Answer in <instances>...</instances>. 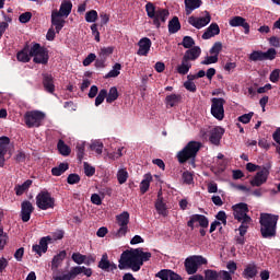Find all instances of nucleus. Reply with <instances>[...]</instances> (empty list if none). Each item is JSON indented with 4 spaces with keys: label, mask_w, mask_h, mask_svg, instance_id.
Wrapping results in <instances>:
<instances>
[{
    "label": "nucleus",
    "mask_w": 280,
    "mask_h": 280,
    "mask_svg": "<svg viewBox=\"0 0 280 280\" xmlns=\"http://www.w3.org/2000/svg\"><path fill=\"white\" fill-rule=\"evenodd\" d=\"M16 59L22 62H28L31 60L30 45L26 44L21 51L16 54Z\"/></svg>",
    "instance_id": "obj_35"
},
{
    "label": "nucleus",
    "mask_w": 280,
    "mask_h": 280,
    "mask_svg": "<svg viewBox=\"0 0 280 280\" xmlns=\"http://www.w3.org/2000/svg\"><path fill=\"white\" fill-rule=\"evenodd\" d=\"M67 182L69 185L79 184L81 182V177L78 174H69Z\"/></svg>",
    "instance_id": "obj_59"
},
{
    "label": "nucleus",
    "mask_w": 280,
    "mask_h": 280,
    "mask_svg": "<svg viewBox=\"0 0 280 280\" xmlns=\"http://www.w3.org/2000/svg\"><path fill=\"white\" fill-rule=\"evenodd\" d=\"M187 226L191 229V231L195 230V228L201 226L203 229H207L209 226V219L206 218L205 214H191L189 220L187 221Z\"/></svg>",
    "instance_id": "obj_14"
},
{
    "label": "nucleus",
    "mask_w": 280,
    "mask_h": 280,
    "mask_svg": "<svg viewBox=\"0 0 280 280\" xmlns=\"http://www.w3.org/2000/svg\"><path fill=\"white\" fill-rule=\"evenodd\" d=\"M225 130L221 126H217L209 131V141L213 145H220Z\"/></svg>",
    "instance_id": "obj_18"
},
{
    "label": "nucleus",
    "mask_w": 280,
    "mask_h": 280,
    "mask_svg": "<svg viewBox=\"0 0 280 280\" xmlns=\"http://www.w3.org/2000/svg\"><path fill=\"white\" fill-rule=\"evenodd\" d=\"M272 165L270 162H268L266 165H262L260 171H258L254 178L250 179L252 187H261V185L266 184L268 182V176L270 175V170Z\"/></svg>",
    "instance_id": "obj_9"
},
{
    "label": "nucleus",
    "mask_w": 280,
    "mask_h": 280,
    "mask_svg": "<svg viewBox=\"0 0 280 280\" xmlns=\"http://www.w3.org/2000/svg\"><path fill=\"white\" fill-rule=\"evenodd\" d=\"M33 61L36 65H48L49 61V50L48 48L44 47V46H39L38 52H37V57L33 58Z\"/></svg>",
    "instance_id": "obj_22"
},
{
    "label": "nucleus",
    "mask_w": 280,
    "mask_h": 280,
    "mask_svg": "<svg viewBox=\"0 0 280 280\" xmlns=\"http://www.w3.org/2000/svg\"><path fill=\"white\" fill-rule=\"evenodd\" d=\"M32 16H33V14H32L30 11H26L25 13H22V14L19 16V21H20L22 24H27V23L32 20Z\"/></svg>",
    "instance_id": "obj_58"
},
{
    "label": "nucleus",
    "mask_w": 280,
    "mask_h": 280,
    "mask_svg": "<svg viewBox=\"0 0 280 280\" xmlns=\"http://www.w3.org/2000/svg\"><path fill=\"white\" fill-rule=\"evenodd\" d=\"M254 113L244 114L242 116H238V121L243 124H248L253 119Z\"/></svg>",
    "instance_id": "obj_63"
},
{
    "label": "nucleus",
    "mask_w": 280,
    "mask_h": 280,
    "mask_svg": "<svg viewBox=\"0 0 280 280\" xmlns=\"http://www.w3.org/2000/svg\"><path fill=\"white\" fill-rule=\"evenodd\" d=\"M40 44L34 43L30 48V56L36 58L39 52Z\"/></svg>",
    "instance_id": "obj_62"
},
{
    "label": "nucleus",
    "mask_w": 280,
    "mask_h": 280,
    "mask_svg": "<svg viewBox=\"0 0 280 280\" xmlns=\"http://www.w3.org/2000/svg\"><path fill=\"white\" fill-rule=\"evenodd\" d=\"M206 15L202 18L189 16L188 23L196 30H201L211 22V15L209 11H205Z\"/></svg>",
    "instance_id": "obj_16"
},
{
    "label": "nucleus",
    "mask_w": 280,
    "mask_h": 280,
    "mask_svg": "<svg viewBox=\"0 0 280 280\" xmlns=\"http://www.w3.org/2000/svg\"><path fill=\"white\" fill-rule=\"evenodd\" d=\"M191 63H189V60H185V57H183L182 63L177 66V73L186 75L189 73Z\"/></svg>",
    "instance_id": "obj_38"
},
{
    "label": "nucleus",
    "mask_w": 280,
    "mask_h": 280,
    "mask_svg": "<svg viewBox=\"0 0 280 280\" xmlns=\"http://www.w3.org/2000/svg\"><path fill=\"white\" fill-rule=\"evenodd\" d=\"M138 56L147 57L152 48V40L149 37H142L138 42Z\"/></svg>",
    "instance_id": "obj_20"
},
{
    "label": "nucleus",
    "mask_w": 280,
    "mask_h": 280,
    "mask_svg": "<svg viewBox=\"0 0 280 280\" xmlns=\"http://www.w3.org/2000/svg\"><path fill=\"white\" fill-rule=\"evenodd\" d=\"M219 61V57L211 55V56H207L205 58V60L201 61V66H210V65H215V62Z\"/></svg>",
    "instance_id": "obj_54"
},
{
    "label": "nucleus",
    "mask_w": 280,
    "mask_h": 280,
    "mask_svg": "<svg viewBox=\"0 0 280 280\" xmlns=\"http://www.w3.org/2000/svg\"><path fill=\"white\" fill-rule=\"evenodd\" d=\"M98 18L96 10H90L85 13V22L95 23Z\"/></svg>",
    "instance_id": "obj_47"
},
{
    "label": "nucleus",
    "mask_w": 280,
    "mask_h": 280,
    "mask_svg": "<svg viewBox=\"0 0 280 280\" xmlns=\"http://www.w3.org/2000/svg\"><path fill=\"white\" fill-rule=\"evenodd\" d=\"M230 25L233 27L242 26L244 28L245 34L250 33V25L246 22V19L243 16H233L230 20Z\"/></svg>",
    "instance_id": "obj_25"
},
{
    "label": "nucleus",
    "mask_w": 280,
    "mask_h": 280,
    "mask_svg": "<svg viewBox=\"0 0 280 280\" xmlns=\"http://www.w3.org/2000/svg\"><path fill=\"white\" fill-rule=\"evenodd\" d=\"M208 259L201 255H192L186 258L185 269L188 275H195L202 265H207Z\"/></svg>",
    "instance_id": "obj_5"
},
{
    "label": "nucleus",
    "mask_w": 280,
    "mask_h": 280,
    "mask_svg": "<svg viewBox=\"0 0 280 280\" xmlns=\"http://www.w3.org/2000/svg\"><path fill=\"white\" fill-rule=\"evenodd\" d=\"M221 33V28L219 24L212 23L208 26L206 32L201 35L202 39H211Z\"/></svg>",
    "instance_id": "obj_27"
},
{
    "label": "nucleus",
    "mask_w": 280,
    "mask_h": 280,
    "mask_svg": "<svg viewBox=\"0 0 280 280\" xmlns=\"http://www.w3.org/2000/svg\"><path fill=\"white\" fill-rule=\"evenodd\" d=\"M35 208L33 203L28 200H24L21 203V219L23 223H27L31 220L32 214L34 213Z\"/></svg>",
    "instance_id": "obj_17"
},
{
    "label": "nucleus",
    "mask_w": 280,
    "mask_h": 280,
    "mask_svg": "<svg viewBox=\"0 0 280 280\" xmlns=\"http://www.w3.org/2000/svg\"><path fill=\"white\" fill-rule=\"evenodd\" d=\"M202 143L198 141H189L186 147L177 153V161L179 164H185L189 160L195 161Z\"/></svg>",
    "instance_id": "obj_4"
},
{
    "label": "nucleus",
    "mask_w": 280,
    "mask_h": 280,
    "mask_svg": "<svg viewBox=\"0 0 280 280\" xmlns=\"http://www.w3.org/2000/svg\"><path fill=\"white\" fill-rule=\"evenodd\" d=\"M129 222H130V214L128 211H124L122 213L116 215V223L118 226H120L116 232L117 237H122L128 234Z\"/></svg>",
    "instance_id": "obj_10"
},
{
    "label": "nucleus",
    "mask_w": 280,
    "mask_h": 280,
    "mask_svg": "<svg viewBox=\"0 0 280 280\" xmlns=\"http://www.w3.org/2000/svg\"><path fill=\"white\" fill-rule=\"evenodd\" d=\"M71 259L78 264V265H82L85 262V260L88 259L86 255H82L81 253H74L71 256Z\"/></svg>",
    "instance_id": "obj_49"
},
{
    "label": "nucleus",
    "mask_w": 280,
    "mask_h": 280,
    "mask_svg": "<svg viewBox=\"0 0 280 280\" xmlns=\"http://www.w3.org/2000/svg\"><path fill=\"white\" fill-rule=\"evenodd\" d=\"M258 275V266L255 262L247 264L246 268L243 271V278L254 279Z\"/></svg>",
    "instance_id": "obj_29"
},
{
    "label": "nucleus",
    "mask_w": 280,
    "mask_h": 280,
    "mask_svg": "<svg viewBox=\"0 0 280 280\" xmlns=\"http://www.w3.org/2000/svg\"><path fill=\"white\" fill-rule=\"evenodd\" d=\"M182 30V24L178 16H173L168 22V32L171 34L178 33Z\"/></svg>",
    "instance_id": "obj_34"
},
{
    "label": "nucleus",
    "mask_w": 280,
    "mask_h": 280,
    "mask_svg": "<svg viewBox=\"0 0 280 280\" xmlns=\"http://www.w3.org/2000/svg\"><path fill=\"white\" fill-rule=\"evenodd\" d=\"M84 172H85L86 176L91 177V176L95 175L96 168L89 165V162H84Z\"/></svg>",
    "instance_id": "obj_60"
},
{
    "label": "nucleus",
    "mask_w": 280,
    "mask_h": 280,
    "mask_svg": "<svg viewBox=\"0 0 280 280\" xmlns=\"http://www.w3.org/2000/svg\"><path fill=\"white\" fill-rule=\"evenodd\" d=\"M73 4L70 0L62 1L58 14L61 16H69L72 12Z\"/></svg>",
    "instance_id": "obj_33"
},
{
    "label": "nucleus",
    "mask_w": 280,
    "mask_h": 280,
    "mask_svg": "<svg viewBox=\"0 0 280 280\" xmlns=\"http://www.w3.org/2000/svg\"><path fill=\"white\" fill-rule=\"evenodd\" d=\"M66 258H67V250H60L59 254L54 256V259L51 261V270H58V268L61 266V264Z\"/></svg>",
    "instance_id": "obj_31"
},
{
    "label": "nucleus",
    "mask_w": 280,
    "mask_h": 280,
    "mask_svg": "<svg viewBox=\"0 0 280 280\" xmlns=\"http://www.w3.org/2000/svg\"><path fill=\"white\" fill-rule=\"evenodd\" d=\"M104 149V143L96 141L91 144V150L95 152L96 154H102Z\"/></svg>",
    "instance_id": "obj_55"
},
{
    "label": "nucleus",
    "mask_w": 280,
    "mask_h": 280,
    "mask_svg": "<svg viewBox=\"0 0 280 280\" xmlns=\"http://www.w3.org/2000/svg\"><path fill=\"white\" fill-rule=\"evenodd\" d=\"M211 114L217 120L224 119V104L226 101L222 97L211 98Z\"/></svg>",
    "instance_id": "obj_12"
},
{
    "label": "nucleus",
    "mask_w": 280,
    "mask_h": 280,
    "mask_svg": "<svg viewBox=\"0 0 280 280\" xmlns=\"http://www.w3.org/2000/svg\"><path fill=\"white\" fill-rule=\"evenodd\" d=\"M233 217L237 222H242L243 219L248 217L249 208L245 202H240L232 206Z\"/></svg>",
    "instance_id": "obj_15"
},
{
    "label": "nucleus",
    "mask_w": 280,
    "mask_h": 280,
    "mask_svg": "<svg viewBox=\"0 0 280 280\" xmlns=\"http://www.w3.org/2000/svg\"><path fill=\"white\" fill-rule=\"evenodd\" d=\"M32 185H33V180L32 179H26V182L23 183L22 185H16L15 186V195L18 197L23 196V194L25 191H27L31 188Z\"/></svg>",
    "instance_id": "obj_37"
},
{
    "label": "nucleus",
    "mask_w": 280,
    "mask_h": 280,
    "mask_svg": "<svg viewBox=\"0 0 280 280\" xmlns=\"http://www.w3.org/2000/svg\"><path fill=\"white\" fill-rule=\"evenodd\" d=\"M222 43L221 42H217L213 44V46L210 48L209 52L213 56H217V58H219V54L222 51Z\"/></svg>",
    "instance_id": "obj_51"
},
{
    "label": "nucleus",
    "mask_w": 280,
    "mask_h": 280,
    "mask_svg": "<svg viewBox=\"0 0 280 280\" xmlns=\"http://www.w3.org/2000/svg\"><path fill=\"white\" fill-rule=\"evenodd\" d=\"M186 15L191 14L202 5V0H185Z\"/></svg>",
    "instance_id": "obj_32"
},
{
    "label": "nucleus",
    "mask_w": 280,
    "mask_h": 280,
    "mask_svg": "<svg viewBox=\"0 0 280 280\" xmlns=\"http://www.w3.org/2000/svg\"><path fill=\"white\" fill-rule=\"evenodd\" d=\"M40 44L34 43L30 48V56L36 58L39 52Z\"/></svg>",
    "instance_id": "obj_61"
},
{
    "label": "nucleus",
    "mask_w": 280,
    "mask_h": 280,
    "mask_svg": "<svg viewBox=\"0 0 280 280\" xmlns=\"http://www.w3.org/2000/svg\"><path fill=\"white\" fill-rule=\"evenodd\" d=\"M118 97H119V91L116 86H113L107 92L106 102L107 104H113L118 100Z\"/></svg>",
    "instance_id": "obj_40"
},
{
    "label": "nucleus",
    "mask_w": 280,
    "mask_h": 280,
    "mask_svg": "<svg viewBox=\"0 0 280 280\" xmlns=\"http://www.w3.org/2000/svg\"><path fill=\"white\" fill-rule=\"evenodd\" d=\"M36 206L40 210L54 209L56 206L55 197L47 190H43L36 196Z\"/></svg>",
    "instance_id": "obj_6"
},
{
    "label": "nucleus",
    "mask_w": 280,
    "mask_h": 280,
    "mask_svg": "<svg viewBox=\"0 0 280 280\" xmlns=\"http://www.w3.org/2000/svg\"><path fill=\"white\" fill-rule=\"evenodd\" d=\"M238 223H241V225L238 226V234L241 236H245L249 229V225L253 223V219L249 215H247L243 218L241 221H238Z\"/></svg>",
    "instance_id": "obj_30"
},
{
    "label": "nucleus",
    "mask_w": 280,
    "mask_h": 280,
    "mask_svg": "<svg viewBox=\"0 0 280 280\" xmlns=\"http://www.w3.org/2000/svg\"><path fill=\"white\" fill-rule=\"evenodd\" d=\"M201 52L202 51H201V48L199 46H192V47H190V48H188L186 50V52L184 55L185 60H188V61L192 60V61H195V60H197L200 57Z\"/></svg>",
    "instance_id": "obj_28"
},
{
    "label": "nucleus",
    "mask_w": 280,
    "mask_h": 280,
    "mask_svg": "<svg viewBox=\"0 0 280 280\" xmlns=\"http://www.w3.org/2000/svg\"><path fill=\"white\" fill-rule=\"evenodd\" d=\"M114 51V47L113 46H108V47H102L101 48V52L100 56L106 61V59L112 56Z\"/></svg>",
    "instance_id": "obj_52"
},
{
    "label": "nucleus",
    "mask_w": 280,
    "mask_h": 280,
    "mask_svg": "<svg viewBox=\"0 0 280 280\" xmlns=\"http://www.w3.org/2000/svg\"><path fill=\"white\" fill-rule=\"evenodd\" d=\"M33 61L36 65H48L49 61V50L48 48L44 47V46H39L38 52H37V57L33 58Z\"/></svg>",
    "instance_id": "obj_21"
},
{
    "label": "nucleus",
    "mask_w": 280,
    "mask_h": 280,
    "mask_svg": "<svg viewBox=\"0 0 280 280\" xmlns=\"http://www.w3.org/2000/svg\"><path fill=\"white\" fill-rule=\"evenodd\" d=\"M57 148L62 156H69L71 154V149L63 140L58 141Z\"/></svg>",
    "instance_id": "obj_43"
},
{
    "label": "nucleus",
    "mask_w": 280,
    "mask_h": 280,
    "mask_svg": "<svg viewBox=\"0 0 280 280\" xmlns=\"http://www.w3.org/2000/svg\"><path fill=\"white\" fill-rule=\"evenodd\" d=\"M84 273L85 277L90 278L92 277V268H86L85 266H75L70 269L68 273H65L62 276H54L55 280H73L79 275Z\"/></svg>",
    "instance_id": "obj_7"
},
{
    "label": "nucleus",
    "mask_w": 280,
    "mask_h": 280,
    "mask_svg": "<svg viewBox=\"0 0 280 280\" xmlns=\"http://www.w3.org/2000/svg\"><path fill=\"white\" fill-rule=\"evenodd\" d=\"M155 209L160 215L166 217L167 215V207L163 199H159L155 202Z\"/></svg>",
    "instance_id": "obj_44"
},
{
    "label": "nucleus",
    "mask_w": 280,
    "mask_h": 280,
    "mask_svg": "<svg viewBox=\"0 0 280 280\" xmlns=\"http://www.w3.org/2000/svg\"><path fill=\"white\" fill-rule=\"evenodd\" d=\"M279 217L278 214L272 213H261L259 223H260V233L264 238H272L277 235V224Z\"/></svg>",
    "instance_id": "obj_3"
},
{
    "label": "nucleus",
    "mask_w": 280,
    "mask_h": 280,
    "mask_svg": "<svg viewBox=\"0 0 280 280\" xmlns=\"http://www.w3.org/2000/svg\"><path fill=\"white\" fill-rule=\"evenodd\" d=\"M272 139L275 140L276 143L279 144L277 148L278 154H280V127L272 133Z\"/></svg>",
    "instance_id": "obj_64"
},
{
    "label": "nucleus",
    "mask_w": 280,
    "mask_h": 280,
    "mask_svg": "<svg viewBox=\"0 0 280 280\" xmlns=\"http://www.w3.org/2000/svg\"><path fill=\"white\" fill-rule=\"evenodd\" d=\"M43 85L47 93L54 94V92L56 91V86L52 74L43 73Z\"/></svg>",
    "instance_id": "obj_26"
},
{
    "label": "nucleus",
    "mask_w": 280,
    "mask_h": 280,
    "mask_svg": "<svg viewBox=\"0 0 280 280\" xmlns=\"http://www.w3.org/2000/svg\"><path fill=\"white\" fill-rule=\"evenodd\" d=\"M151 182H152V174H145L144 178L142 179L139 186L141 194H145L149 191Z\"/></svg>",
    "instance_id": "obj_36"
},
{
    "label": "nucleus",
    "mask_w": 280,
    "mask_h": 280,
    "mask_svg": "<svg viewBox=\"0 0 280 280\" xmlns=\"http://www.w3.org/2000/svg\"><path fill=\"white\" fill-rule=\"evenodd\" d=\"M68 170H69L68 162H61L60 165L51 168V174L54 176H60V175L65 174Z\"/></svg>",
    "instance_id": "obj_39"
},
{
    "label": "nucleus",
    "mask_w": 280,
    "mask_h": 280,
    "mask_svg": "<svg viewBox=\"0 0 280 280\" xmlns=\"http://www.w3.org/2000/svg\"><path fill=\"white\" fill-rule=\"evenodd\" d=\"M45 114L38 110L27 112L24 114V122L27 128H39L43 126Z\"/></svg>",
    "instance_id": "obj_8"
},
{
    "label": "nucleus",
    "mask_w": 280,
    "mask_h": 280,
    "mask_svg": "<svg viewBox=\"0 0 280 280\" xmlns=\"http://www.w3.org/2000/svg\"><path fill=\"white\" fill-rule=\"evenodd\" d=\"M26 153L22 150H19L16 153H15V158H14V161L15 163L20 164V163H24L26 162Z\"/></svg>",
    "instance_id": "obj_56"
},
{
    "label": "nucleus",
    "mask_w": 280,
    "mask_h": 280,
    "mask_svg": "<svg viewBox=\"0 0 280 280\" xmlns=\"http://www.w3.org/2000/svg\"><path fill=\"white\" fill-rule=\"evenodd\" d=\"M182 179L185 184L191 185L194 183V175L189 171H185L182 175Z\"/></svg>",
    "instance_id": "obj_57"
},
{
    "label": "nucleus",
    "mask_w": 280,
    "mask_h": 280,
    "mask_svg": "<svg viewBox=\"0 0 280 280\" xmlns=\"http://www.w3.org/2000/svg\"><path fill=\"white\" fill-rule=\"evenodd\" d=\"M98 268L106 272H113L118 269V266L114 262H110L108 259V255L104 254L101 257V261L98 262Z\"/></svg>",
    "instance_id": "obj_23"
},
{
    "label": "nucleus",
    "mask_w": 280,
    "mask_h": 280,
    "mask_svg": "<svg viewBox=\"0 0 280 280\" xmlns=\"http://www.w3.org/2000/svg\"><path fill=\"white\" fill-rule=\"evenodd\" d=\"M152 259L151 253H144L143 248H131L122 250L120 258L118 259V268L120 270L131 269L133 272H138L143 267V262Z\"/></svg>",
    "instance_id": "obj_1"
},
{
    "label": "nucleus",
    "mask_w": 280,
    "mask_h": 280,
    "mask_svg": "<svg viewBox=\"0 0 280 280\" xmlns=\"http://www.w3.org/2000/svg\"><path fill=\"white\" fill-rule=\"evenodd\" d=\"M182 101V95L177 94H171L165 97L166 105H170L171 108H174L176 104H178Z\"/></svg>",
    "instance_id": "obj_45"
},
{
    "label": "nucleus",
    "mask_w": 280,
    "mask_h": 280,
    "mask_svg": "<svg viewBox=\"0 0 280 280\" xmlns=\"http://www.w3.org/2000/svg\"><path fill=\"white\" fill-rule=\"evenodd\" d=\"M121 74V63L116 62L113 69L105 74V79L117 78Z\"/></svg>",
    "instance_id": "obj_42"
},
{
    "label": "nucleus",
    "mask_w": 280,
    "mask_h": 280,
    "mask_svg": "<svg viewBox=\"0 0 280 280\" xmlns=\"http://www.w3.org/2000/svg\"><path fill=\"white\" fill-rule=\"evenodd\" d=\"M67 21L62 19L61 14L58 13V10H54L51 13V24L55 26L56 33L59 34L66 25Z\"/></svg>",
    "instance_id": "obj_24"
},
{
    "label": "nucleus",
    "mask_w": 280,
    "mask_h": 280,
    "mask_svg": "<svg viewBox=\"0 0 280 280\" xmlns=\"http://www.w3.org/2000/svg\"><path fill=\"white\" fill-rule=\"evenodd\" d=\"M277 56L276 48H268L267 51L254 50L248 55L250 61H265V60H275Z\"/></svg>",
    "instance_id": "obj_11"
},
{
    "label": "nucleus",
    "mask_w": 280,
    "mask_h": 280,
    "mask_svg": "<svg viewBox=\"0 0 280 280\" xmlns=\"http://www.w3.org/2000/svg\"><path fill=\"white\" fill-rule=\"evenodd\" d=\"M117 180L120 185L127 183L128 180V171L119 170L117 173Z\"/></svg>",
    "instance_id": "obj_53"
},
{
    "label": "nucleus",
    "mask_w": 280,
    "mask_h": 280,
    "mask_svg": "<svg viewBox=\"0 0 280 280\" xmlns=\"http://www.w3.org/2000/svg\"><path fill=\"white\" fill-rule=\"evenodd\" d=\"M203 275L205 280H233L231 273L224 269L220 271H217V269H205Z\"/></svg>",
    "instance_id": "obj_13"
},
{
    "label": "nucleus",
    "mask_w": 280,
    "mask_h": 280,
    "mask_svg": "<svg viewBox=\"0 0 280 280\" xmlns=\"http://www.w3.org/2000/svg\"><path fill=\"white\" fill-rule=\"evenodd\" d=\"M52 242L51 236H45L39 240V245H33L32 252L36 253L38 256L47 253L49 243Z\"/></svg>",
    "instance_id": "obj_19"
},
{
    "label": "nucleus",
    "mask_w": 280,
    "mask_h": 280,
    "mask_svg": "<svg viewBox=\"0 0 280 280\" xmlns=\"http://www.w3.org/2000/svg\"><path fill=\"white\" fill-rule=\"evenodd\" d=\"M145 12L156 30H160L162 25L166 24L171 14L168 9L155 7L151 1L147 2Z\"/></svg>",
    "instance_id": "obj_2"
},
{
    "label": "nucleus",
    "mask_w": 280,
    "mask_h": 280,
    "mask_svg": "<svg viewBox=\"0 0 280 280\" xmlns=\"http://www.w3.org/2000/svg\"><path fill=\"white\" fill-rule=\"evenodd\" d=\"M172 269H161L158 273H155V278L161 280H170L171 279Z\"/></svg>",
    "instance_id": "obj_48"
},
{
    "label": "nucleus",
    "mask_w": 280,
    "mask_h": 280,
    "mask_svg": "<svg viewBox=\"0 0 280 280\" xmlns=\"http://www.w3.org/2000/svg\"><path fill=\"white\" fill-rule=\"evenodd\" d=\"M196 42L194 40V38L191 36H184L183 37V42H182V46L186 49H190L195 46Z\"/></svg>",
    "instance_id": "obj_50"
},
{
    "label": "nucleus",
    "mask_w": 280,
    "mask_h": 280,
    "mask_svg": "<svg viewBox=\"0 0 280 280\" xmlns=\"http://www.w3.org/2000/svg\"><path fill=\"white\" fill-rule=\"evenodd\" d=\"M11 143V139L8 136L0 137V154H7L9 145Z\"/></svg>",
    "instance_id": "obj_41"
},
{
    "label": "nucleus",
    "mask_w": 280,
    "mask_h": 280,
    "mask_svg": "<svg viewBox=\"0 0 280 280\" xmlns=\"http://www.w3.org/2000/svg\"><path fill=\"white\" fill-rule=\"evenodd\" d=\"M105 100H107V90L102 89L95 98V106H100L105 102Z\"/></svg>",
    "instance_id": "obj_46"
}]
</instances>
